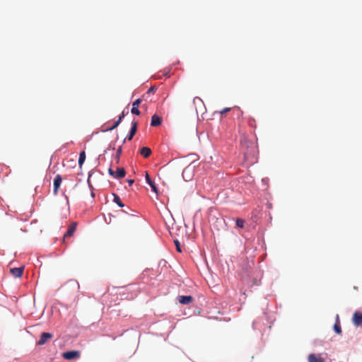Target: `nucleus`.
I'll list each match as a JSON object with an SVG mask.
<instances>
[{"instance_id": "nucleus-3", "label": "nucleus", "mask_w": 362, "mask_h": 362, "mask_svg": "<svg viewBox=\"0 0 362 362\" xmlns=\"http://www.w3.org/2000/svg\"><path fill=\"white\" fill-rule=\"evenodd\" d=\"M352 321L355 326H362V312H355L353 315Z\"/></svg>"}, {"instance_id": "nucleus-13", "label": "nucleus", "mask_w": 362, "mask_h": 362, "mask_svg": "<svg viewBox=\"0 0 362 362\" xmlns=\"http://www.w3.org/2000/svg\"><path fill=\"white\" fill-rule=\"evenodd\" d=\"M308 362H325L324 359L322 357L317 356L314 354H311L308 356Z\"/></svg>"}, {"instance_id": "nucleus-23", "label": "nucleus", "mask_w": 362, "mask_h": 362, "mask_svg": "<svg viewBox=\"0 0 362 362\" xmlns=\"http://www.w3.org/2000/svg\"><path fill=\"white\" fill-rule=\"evenodd\" d=\"M119 124H120V120H117V121L113 124V125H112L111 127H110V128L108 129V130L112 131V130L115 129V128H116V127H117Z\"/></svg>"}, {"instance_id": "nucleus-24", "label": "nucleus", "mask_w": 362, "mask_h": 362, "mask_svg": "<svg viewBox=\"0 0 362 362\" xmlns=\"http://www.w3.org/2000/svg\"><path fill=\"white\" fill-rule=\"evenodd\" d=\"M255 119H253V118H250V119L248 120V124H249L250 127H255Z\"/></svg>"}, {"instance_id": "nucleus-16", "label": "nucleus", "mask_w": 362, "mask_h": 362, "mask_svg": "<svg viewBox=\"0 0 362 362\" xmlns=\"http://www.w3.org/2000/svg\"><path fill=\"white\" fill-rule=\"evenodd\" d=\"M240 144L243 148H246L247 149L250 148V144H252L245 136L241 139Z\"/></svg>"}, {"instance_id": "nucleus-32", "label": "nucleus", "mask_w": 362, "mask_h": 362, "mask_svg": "<svg viewBox=\"0 0 362 362\" xmlns=\"http://www.w3.org/2000/svg\"><path fill=\"white\" fill-rule=\"evenodd\" d=\"M122 112H124V114H125V115H127L129 112L127 108L124 109Z\"/></svg>"}, {"instance_id": "nucleus-17", "label": "nucleus", "mask_w": 362, "mask_h": 362, "mask_svg": "<svg viewBox=\"0 0 362 362\" xmlns=\"http://www.w3.org/2000/svg\"><path fill=\"white\" fill-rule=\"evenodd\" d=\"M85 160H86V153H85V151H81L79 154V158H78V165L80 168H81Z\"/></svg>"}, {"instance_id": "nucleus-20", "label": "nucleus", "mask_w": 362, "mask_h": 362, "mask_svg": "<svg viewBox=\"0 0 362 362\" xmlns=\"http://www.w3.org/2000/svg\"><path fill=\"white\" fill-rule=\"evenodd\" d=\"M334 329L336 332V333L340 334L341 333V326L339 322L335 323L334 326Z\"/></svg>"}, {"instance_id": "nucleus-9", "label": "nucleus", "mask_w": 362, "mask_h": 362, "mask_svg": "<svg viewBox=\"0 0 362 362\" xmlns=\"http://www.w3.org/2000/svg\"><path fill=\"white\" fill-rule=\"evenodd\" d=\"M193 300V298L191 296H178V301L180 303L187 305L190 303Z\"/></svg>"}, {"instance_id": "nucleus-25", "label": "nucleus", "mask_w": 362, "mask_h": 362, "mask_svg": "<svg viewBox=\"0 0 362 362\" xmlns=\"http://www.w3.org/2000/svg\"><path fill=\"white\" fill-rule=\"evenodd\" d=\"M174 243H175V244L176 245L177 251L180 252H181V247H180V245L179 241L177 240H174Z\"/></svg>"}, {"instance_id": "nucleus-6", "label": "nucleus", "mask_w": 362, "mask_h": 362, "mask_svg": "<svg viewBox=\"0 0 362 362\" xmlns=\"http://www.w3.org/2000/svg\"><path fill=\"white\" fill-rule=\"evenodd\" d=\"M62 181V178L60 175H57L54 180V189L53 193L54 194H57L59 190V188L61 185Z\"/></svg>"}, {"instance_id": "nucleus-29", "label": "nucleus", "mask_w": 362, "mask_h": 362, "mask_svg": "<svg viewBox=\"0 0 362 362\" xmlns=\"http://www.w3.org/2000/svg\"><path fill=\"white\" fill-rule=\"evenodd\" d=\"M70 283H71L74 286H76L78 289L79 288V284H78L77 281H70Z\"/></svg>"}, {"instance_id": "nucleus-15", "label": "nucleus", "mask_w": 362, "mask_h": 362, "mask_svg": "<svg viewBox=\"0 0 362 362\" xmlns=\"http://www.w3.org/2000/svg\"><path fill=\"white\" fill-rule=\"evenodd\" d=\"M140 153L141 156L146 158L151 155V150L148 147H143L140 150Z\"/></svg>"}, {"instance_id": "nucleus-11", "label": "nucleus", "mask_w": 362, "mask_h": 362, "mask_svg": "<svg viewBox=\"0 0 362 362\" xmlns=\"http://www.w3.org/2000/svg\"><path fill=\"white\" fill-rule=\"evenodd\" d=\"M162 118L157 115H153L151 117V125L152 127H158L161 124Z\"/></svg>"}, {"instance_id": "nucleus-4", "label": "nucleus", "mask_w": 362, "mask_h": 362, "mask_svg": "<svg viewBox=\"0 0 362 362\" xmlns=\"http://www.w3.org/2000/svg\"><path fill=\"white\" fill-rule=\"evenodd\" d=\"M141 103V99L138 98L132 103V108L131 110V112L132 114L139 115L141 114V112L139 110V106Z\"/></svg>"}, {"instance_id": "nucleus-8", "label": "nucleus", "mask_w": 362, "mask_h": 362, "mask_svg": "<svg viewBox=\"0 0 362 362\" xmlns=\"http://www.w3.org/2000/svg\"><path fill=\"white\" fill-rule=\"evenodd\" d=\"M76 225L77 223L76 222H73L69 225L67 231L65 233L64 235V238H69L74 234L76 229Z\"/></svg>"}, {"instance_id": "nucleus-2", "label": "nucleus", "mask_w": 362, "mask_h": 362, "mask_svg": "<svg viewBox=\"0 0 362 362\" xmlns=\"http://www.w3.org/2000/svg\"><path fill=\"white\" fill-rule=\"evenodd\" d=\"M62 356L64 359L71 360L77 358L80 356V352L78 351H70L62 354Z\"/></svg>"}, {"instance_id": "nucleus-18", "label": "nucleus", "mask_w": 362, "mask_h": 362, "mask_svg": "<svg viewBox=\"0 0 362 362\" xmlns=\"http://www.w3.org/2000/svg\"><path fill=\"white\" fill-rule=\"evenodd\" d=\"M113 202L116 203L119 207H123L124 206L117 194H113Z\"/></svg>"}, {"instance_id": "nucleus-26", "label": "nucleus", "mask_w": 362, "mask_h": 362, "mask_svg": "<svg viewBox=\"0 0 362 362\" xmlns=\"http://www.w3.org/2000/svg\"><path fill=\"white\" fill-rule=\"evenodd\" d=\"M230 110V107H225L224 109H223L222 110H221V111L219 112V113H220L221 115H223V114H225V113H226V112H229Z\"/></svg>"}, {"instance_id": "nucleus-19", "label": "nucleus", "mask_w": 362, "mask_h": 362, "mask_svg": "<svg viewBox=\"0 0 362 362\" xmlns=\"http://www.w3.org/2000/svg\"><path fill=\"white\" fill-rule=\"evenodd\" d=\"M236 226H237V227H238L240 228H244L245 220H243L242 218H237L236 219Z\"/></svg>"}, {"instance_id": "nucleus-1", "label": "nucleus", "mask_w": 362, "mask_h": 362, "mask_svg": "<svg viewBox=\"0 0 362 362\" xmlns=\"http://www.w3.org/2000/svg\"><path fill=\"white\" fill-rule=\"evenodd\" d=\"M53 337V334L49 332H42L40 335L39 341H37V345L42 346L45 344L49 340Z\"/></svg>"}, {"instance_id": "nucleus-31", "label": "nucleus", "mask_w": 362, "mask_h": 362, "mask_svg": "<svg viewBox=\"0 0 362 362\" xmlns=\"http://www.w3.org/2000/svg\"><path fill=\"white\" fill-rule=\"evenodd\" d=\"M127 182H128L129 185H132L134 183V180H128Z\"/></svg>"}, {"instance_id": "nucleus-28", "label": "nucleus", "mask_w": 362, "mask_h": 362, "mask_svg": "<svg viewBox=\"0 0 362 362\" xmlns=\"http://www.w3.org/2000/svg\"><path fill=\"white\" fill-rule=\"evenodd\" d=\"M108 173L110 175L113 176L114 177H115V172L111 168H110L108 169Z\"/></svg>"}, {"instance_id": "nucleus-21", "label": "nucleus", "mask_w": 362, "mask_h": 362, "mask_svg": "<svg viewBox=\"0 0 362 362\" xmlns=\"http://www.w3.org/2000/svg\"><path fill=\"white\" fill-rule=\"evenodd\" d=\"M193 103L194 105H197V104H202V105H204L203 104V101L202 100L199 98V97H195L193 99Z\"/></svg>"}, {"instance_id": "nucleus-14", "label": "nucleus", "mask_w": 362, "mask_h": 362, "mask_svg": "<svg viewBox=\"0 0 362 362\" xmlns=\"http://www.w3.org/2000/svg\"><path fill=\"white\" fill-rule=\"evenodd\" d=\"M115 172V178H122L125 176L126 172L123 168H118Z\"/></svg>"}, {"instance_id": "nucleus-33", "label": "nucleus", "mask_w": 362, "mask_h": 362, "mask_svg": "<svg viewBox=\"0 0 362 362\" xmlns=\"http://www.w3.org/2000/svg\"><path fill=\"white\" fill-rule=\"evenodd\" d=\"M65 198L66 199L67 203H69V197L67 196H65Z\"/></svg>"}, {"instance_id": "nucleus-12", "label": "nucleus", "mask_w": 362, "mask_h": 362, "mask_svg": "<svg viewBox=\"0 0 362 362\" xmlns=\"http://www.w3.org/2000/svg\"><path fill=\"white\" fill-rule=\"evenodd\" d=\"M145 178H146L147 183L151 186L152 190L153 192H155L156 194H158L157 187H156L155 183L151 180L149 175L147 173H146Z\"/></svg>"}, {"instance_id": "nucleus-22", "label": "nucleus", "mask_w": 362, "mask_h": 362, "mask_svg": "<svg viewBox=\"0 0 362 362\" xmlns=\"http://www.w3.org/2000/svg\"><path fill=\"white\" fill-rule=\"evenodd\" d=\"M121 153H122V148H121V147H119V148L117 149V153H116V161H117V163H118V162H119V156H120Z\"/></svg>"}, {"instance_id": "nucleus-10", "label": "nucleus", "mask_w": 362, "mask_h": 362, "mask_svg": "<svg viewBox=\"0 0 362 362\" xmlns=\"http://www.w3.org/2000/svg\"><path fill=\"white\" fill-rule=\"evenodd\" d=\"M23 270H24V267H18V268H12V269H10V272L15 277H21L23 275Z\"/></svg>"}, {"instance_id": "nucleus-7", "label": "nucleus", "mask_w": 362, "mask_h": 362, "mask_svg": "<svg viewBox=\"0 0 362 362\" xmlns=\"http://www.w3.org/2000/svg\"><path fill=\"white\" fill-rule=\"evenodd\" d=\"M137 125H138L137 122L135 120H133L132 122V128L129 131V135L127 137V139L129 141L132 140V138L134 137V136L135 135L136 130H137Z\"/></svg>"}, {"instance_id": "nucleus-5", "label": "nucleus", "mask_w": 362, "mask_h": 362, "mask_svg": "<svg viewBox=\"0 0 362 362\" xmlns=\"http://www.w3.org/2000/svg\"><path fill=\"white\" fill-rule=\"evenodd\" d=\"M193 172V168L189 165L185 168L182 172V177L185 180L188 181L192 179V174Z\"/></svg>"}, {"instance_id": "nucleus-30", "label": "nucleus", "mask_w": 362, "mask_h": 362, "mask_svg": "<svg viewBox=\"0 0 362 362\" xmlns=\"http://www.w3.org/2000/svg\"><path fill=\"white\" fill-rule=\"evenodd\" d=\"M125 117V114H124V112H122L121 115H119L117 120H120V122H122V119Z\"/></svg>"}, {"instance_id": "nucleus-27", "label": "nucleus", "mask_w": 362, "mask_h": 362, "mask_svg": "<svg viewBox=\"0 0 362 362\" xmlns=\"http://www.w3.org/2000/svg\"><path fill=\"white\" fill-rule=\"evenodd\" d=\"M156 90L155 86H151L147 91V93H153Z\"/></svg>"}]
</instances>
